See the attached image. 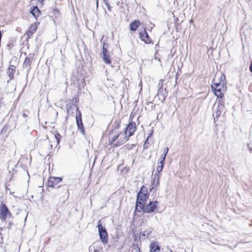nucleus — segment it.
I'll return each instance as SVG.
<instances>
[{
  "mask_svg": "<svg viewBox=\"0 0 252 252\" xmlns=\"http://www.w3.org/2000/svg\"><path fill=\"white\" fill-rule=\"evenodd\" d=\"M211 89L215 95L219 98H222L226 90L225 76L221 73H217L211 85Z\"/></svg>",
  "mask_w": 252,
  "mask_h": 252,
  "instance_id": "nucleus-1",
  "label": "nucleus"
},
{
  "mask_svg": "<svg viewBox=\"0 0 252 252\" xmlns=\"http://www.w3.org/2000/svg\"><path fill=\"white\" fill-rule=\"evenodd\" d=\"M148 198V189L146 187L142 186L137 196L135 209L138 211L140 208H143Z\"/></svg>",
  "mask_w": 252,
  "mask_h": 252,
  "instance_id": "nucleus-2",
  "label": "nucleus"
},
{
  "mask_svg": "<svg viewBox=\"0 0 252 252\" xmlns=\"http://www.w3.org/2000/svg\"><path fill=\"white\" fill-rule=\"evenodd\" d=\"M109 139L112 144L120 145L126 142L128 138V136L126 135L124 132H120L115 135H110Z\"/></svg>",
  "mask_w": 252,
  "mask_h": 252,
  "instance_id": "nucleus-3",
  "label": "nucleus"
},
{
  "mask_svg": "<svg viewBox=\"0 0 252 252\" xmlns=\"http://www.w3.org/2000/svg\"><path fill=\"white\" fill-rule=\"evenodd\" d=\"M158 202L157 201H150L148 204H145L143 208H140L138 211H143L146 213H151L154 212L158 209Z\"/></svg>",
  "mask_w": 252,
  "mask_h": 252,
  "instance_id": "nucleus-4",
  "label": "nucleus"
},
{
  "mask_svg": "<svg viewBox=\"0 0 252 252\" xmlns=\"http://www.w3.org/2000/svg\"><path fill=\"white\" fill-rule=\"evenodd\" d=\"M97 227L100 239L104 244H106L108 242V234L104 227L102 225L101 222L99 220L97 222Z\"/></svg>",
  "mask_w": 252,
  "mask_h": 252,
  "instance_id": "nucleus-5",
  "label": "nucleus"
},
{
  "mask_svg": "<svg viewBox=\"0 0 252 252\" xmlns=\"http://www.w3.org/2000/svg\"><path fill=\"white\" fill-rule=\"evenodd\" d=\"M11 216V213L4 204L0 206V218L1 219L5 220L9 218Z\"/></svg>",
  "mask_w": 252,
  "mask_h": 252,
  "instance_id": "nucleus-6",
  "label": "nucleus"
},
{
  "mask_svg": "<svg viewBox=\"0 0 252 252\" xmlns=\"http://www.w3.org/2000/svg\"><path fill=\"white\" fill-rule=\"evenodd\" d=\"M136 130V125L135 123H130L127 126L125 132L126 135L128 136V138L131 136Z\"/></svg>",
  "mask_w": 252,
  "mask_h": 252,
  "instance_id": "nucleus-7",
  "label": "nucleus"
},
{
  "mask_svg": "<svg viewBox=\"0 0 252 252\" xmlns=\"http://www.w3.org/2000/svg\"><path fill=\"white\" fill-rule=\"evenodd\" d=\"M62 181L61 177H50L48 182V185L51 188H54Z\"/></svg>",
  "mask_w": 252,
  "mask_h": 252,
  "instance_id": "nucleus-8",
  "label": "nucleus"
},
{
  "mask_svg": "<svg viewBox=\"0 0 252 252\" xmlns=\"http://www.w3.org/2000/svg\"><path fill=\"white\" fill-rule=\"evenodd\" d=\"M77 113L76 114V123L78 126V128L80 129L82 133L84 132V130L83 127V124L82 122V116L81 113L80 111L78 110V109H77Z\"/></svg>",
  "mask_w": 252,
  "mask_h": 252,
  "instance_id": "nucleus-9",
  "label": "nucleus"
},
{
  "mask_svg": "<svg viewBox=\"0 0 252 252\" xmlns=\"http://www.w3.org/2000/svg\"><path fill=\"white\" fill-rule=\"evenodd\" d=\"M159 175L158 173H156L154 175L152 183L150 187V190H152L155 188H157L159 184Z\"/></svg>",
  "mask_w": 252,
  "mask_h": 252,
  "instance_id": "nucleus-10",
  "label": "nucleus"
},
{
  "mask_svg": "<svg viewBox=\"0 0 252 252\" xmlns=\"http://www.w3.org/2000/svg\"><path fill=\"white\" fill-rule=\"evenodd\" d=\"M139 37L141 40L144 41L146 44H149L151 42V39L149 36L145 29H144L143 31L140 32Z\"/></svg>",
  "mask_w": 252,
  "mask_h": 252,
  "instance_id": "nucleus-11",
  "label": "nucleus"
},
{
  "mask_svg": "<svg viewBox=\"0 0 252 252\" xmlns=\"http://www.w3.org/2000/svg\"><path fill=\"white\" fill-rule=\"evenodd\" d=\"M153 230V228L147 227L141 231L140 234V236L141 238H148L150 235V234L152 232Z\"/></svg>",
  "mask_w": 252,
  "mask_h": 252,
  "instance_id": "nucleus-12",
  "label": "nucleus"
},
{
  "mask_svg": "<svg viewBox=\"0 0 252 252\" xmlns=\"http://www.w3.org/2000/svg\"><path fill=\"white\" fill-rule=\"evenodd\" d=\"M150 252H160V248L155 242H152L150 245Z\"/></svg>",
  "mask_w": 252,
  "mask_h": 252,
  "instance_id": "nucleus-13",
  "label": "nucleus"
},
{
  "mask_svg": "<svg viewBox=\"0 0 252 252\" xmlns=\"http://www.w3.org/2000/svg\"><path fill=\"white\" fill-rule=\"evenodd\" d=\"M107 50L106 49H105L103 47V60L105 62V63L109 64L111 63V60L108 56H107Z\"/></svg>",
  "mask_w": 252,
  "mask_h": 252,
  "instance_id": "nucleus-14",
  "label": "nucleus"
},
{
  "mask_svg": "<svg viewBox=\"0 0 252 252\" xmlns=\"http://www.w3.org/2000/svg\"><path fill=\"white\" fill-rule=\"evenodd\" d=\"M31 13L35 18L39 17L40 15V11L37 6H33L31 9Z\"/></svg>",
  "mask_w": 252,
  "mask_h": 252,
  "instance_id": "nucleus-15",
  "label": "nucleus"
},
{
  "mask_svg": "<svg viewBox=\"0 0 252 252\" xmlns=\"http://www.w3.org/2000/svg\"><path fill=\"white\" fill-rule=\"evenodd\" d=\"M140 22L139 21H134L130 25V29L131 31H136L137 28L140 25Z\"/></svg>",
  "mask_w": 252,
  "mask_h": 252,
  "instance_id": "nucleus-16",
  "label": "nucleus"
},
{
  "mask_svg": "<svg viewBox=\"0 0 252 252\" xmlns=\"http://www.w3.org/2000/svg\"><path fill=\"white\" fill-rule=\"evenodd\" d=\"M164 160H162V159H159V162L158 163V166L157 167V173L158 174L160 171H162L164 166Z\"/></svg>",
  "mask_w": 252,
  "mask_h": 252,
  "instance_id": "nucleus-17",
  "label": "nucleus"
},
{
  "mask_svg": "<svg viewBox=\"0 0 252 252\" xmlns=\"http://www.w3.org/2000/svg\"><path fill=\"white\" fill-rule=\"evenodd\" d=\"M38 24L37 23H34L32 24L29 30V31L30 32L32 33H33L36 30L37 28Z\"/></svg>",
  "mask_w": 252,
  "mask_h": 252,
  "instance_id": "nucleus-18",
  "label": "nucleus"
},
{
  "mask_svg": "<svg viewBox=\"0 0 252 252\" xmlns=\"http://www.w3.org/2000/svg\"><path fill=\"white\" fill-rule=\"evenodd\" d=\"M168 148L167 147L165 148L163 150V154L159 158L160 159L165 160V157L168 152Z\"/></svg>",
  "mask_w": 252,
  "mask_h": 252,
  "instance_id": "nucleus-19",
  "label": "nucleus"
},
{
  "mask_svg": "<svg viewBox=\"0 0 252 252\" xmlns=\"http://www.w3.org/2000/svg\"><path fill=\"white\" fill-rule=\"evenodd\" d=\"M60 135L59 134H57L55 135V137L57 140V142L58 144L60 143Z\"/></svg>",
  "mask_w": 252,
  "mask_h": 252,
  "instance_id": "nucleus-20",
  "label": "nucleus"
},
{
  "mask_svg": "<svg viewBox=\"0 0 252 252\" xmlns=\"http://www.w3.org/2000/svg\"><path fill=\"white\" fill-rule=\"evenodd\" d=\"M104 1L105 2V4H106V5L109 7V5H108L107 1L106 0H104Z\"/></svg>",
  "mask_w": 252,
  "mask_h": 252,
  "instance_id": "nucleus-21",
  "label": "nucleus"
},
{
  "mask_svg": "<svg viewBox=\"0 0 252 252\" xmlns=\"http://www.w3.org/2000/svg\"><path fill=\"white\" fill-rule=\"evenodd\" d=\"M139 86H140L141 89H142V83H141V82L140 83Z\"/></svg>",
  "mask_w": 252,
  "mask_h": 252,
  "instance_id": "nucleus-22",
  "label": "nucleus"
}]
</instances>
